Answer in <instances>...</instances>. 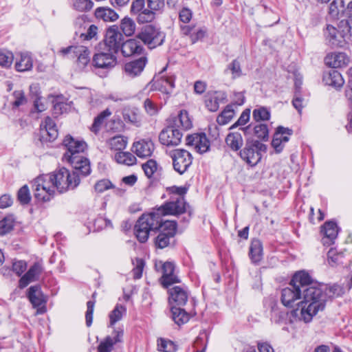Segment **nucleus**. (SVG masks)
Wrapping results in <instances>:
<instances>
[{"label": "nucleus", "mask_w": 352, "mask_h": 352, "mask_svg": "<svg viewBox=\"0 0 352 352\" xmlns=\"http://www.w3.org/2000/svg\"><path fill=\"white\" fill-rule=\"evenodd\" d=\"M311 279L305 272H296L288 287L282 289L281 302L285 307H293L294 303L301 305L300 319L309 322L318 312L324 309L328 298L327 287L309 286Z\"/></svg>", "instance_id": "obj_1"}, {"label": "nucleus", "mask_w": 352, "mask_h": 352, "mask_svg": "<svg viewBox=\"0 0 352 352\" xmlns=\"http://www.w3.org/2000/svg\"><path fill=\"white\" fill-rule=\"evenodd\" d=\"M158 214H142L137 221L134 230L140 243L146 242L151 232H158L155 243L157 248L163 249L174 238L177 231V223L175 221L164 220Z\"/></svg>", "instance_id": "obj_2"}, {"label": "nucleus", "mask_w": 352, "mask_h": 352, "mask_svg": "<svg viewBox=\"0 0 352 352\" xmlns=\"http://www.w3.org/2000/svg\"><path fill=\"white\" fill-rule=\"evenodd\" d=\"M63 145L66 149L63 160L69 163L74 169L81 170L82 176L85 177L89 175L91 173L89 161L81 155L87 147L85 142L76 140L68 135L64 138Z\"/></svg>", "instance_id": "obj_3"}, {"label": "nucleus", "mask_w": 352, "mask_h": 352, "mask_svg": "<svg viewBox=\"0 0 352 352\" xmlns=\"http://www.w3.org/2000/svg\"><path fill=\"white\" fill-rule=\"evenodd\" d=\"M349 36H352V19L342 20L338 28L328 25L324 30L325 40L332 47H344Z\"/></svg>", "instance_id": "obj_4"}, {"label": "nucleus", "mask_w": 352, "mask_h": 352, "mask_svg": "<svg viewBox=\"0 0 352 352\" xmlns=\"http://www.w3.org/2000/svg\"><path fill=\"white\" fill-rule=\"evenodd\" d=\"M81 170H76L70 173L67 168H61L50 174L56 189L60 193L76 188L80 182Z\"/></svg>", "instance_id": "obj_5"}, {"label": "nucleus", "mask_w": 352, "mask_h": 352, "mask_svg": "<svg viewBox=\"0 0 352 352\" xmlns=\"http://www.w3.org/2000/svg\"><path fill=\"white\" fill-rule=\"evenodd\" d=\"M50 174L37 177L32 183V188L36 199L48 201L54 195L55 186Z\"/></svg>", "instance_id": "obj_6"}, {"label": "nucleus", "mask_w": 352, "mask_h": 352, "mask_svg": "<svg viewBox=\"0 0 352 352\" xmlns=\"http://www.w3.org/2000/svg\"><path fill=\"white\" fill-rule=\"evenodd\" d=\"M137 37L150 49H153L162 45L165 34L153 25H146L141 29Z\"/></svg>", "instance_id": "obj_7"}, {"label": "nucleus", "mask_w": 352, "mask_h": 352, "mask_svg": "<svg viewBox=\"0 0 352 352\" xmlns=\"http://www.w3.org/2000/svg\"><path fill=\"white\" fill-rule=\"evenodd\" d=\"M123 41L122 34L118 30V27L113 25L107 29L103 43L100 47L104 50L117 54Z\"/></svg>", "instance_id": "obj_8"}, {"label": "nucleus", "mask_w": 352, "mask_h": 352, "mask_svg": "<svg viewBox=\"0 0 352 352\" xmlns=\"http://www.w3.org/2000/svg\"><path fill=\"white\" fill-rule=\"evenodd\" d=\"M173 165L175 171L180 175L184 173L192 164L191 154L184 149H176L171 153Z\"/></svg>", "instance_id": "obj_9"}, {"label": "nucleus", "mask_w": 352, "mask_h": 352, "mask_svg": "<svg viewBox=\"0 0 352 352\" xmlns=\"http://www.w3.org/2000/svg\"><path fill=\"white\" fill-rule=\"evenodd\" d=\"M101 51L96 53L93 56L92 64L95 67L109 69L113 67L116 64L115 53L104 50L100 47Z\"/></svg>", "instance_id": "obj_10"}, {"label": "nucleus", "mask_w": 352, "mask_h": 352, "mask_svg": "<svg viewBox=\"0 0 352 352\" xmlns=\"http://www.w3.org/2000/svg\"><path fill=\"white\" fill-rule=\"evenodd\" d=\"M183 135L179 129L173 125L164 129L159 135V140L163 145L176 146L181 142Z\"/></svg>", "instance_id": "obj_11"}, {"label": "nucleus", "mask_w": 352, "mask_h": 352, "mask_svg": "<svg viewBox=\"0 0 352 352\" xmlns=\"http://www.w3.org/2000/svg\"><path fill=\"white\" fill-rule=\"evenodd\" d=\"M28 296L33 307L37 309L38 314H42L46 311L45 306L46 299L39 285L31 286L28 289Z\"/></svg>", "instance_id": "obj_12"}, {"label": "nucleus", "mask_w": 352, "mask_h": 352, "mask_svg": "<svg viewBox=\"0 0 352 352\" xmlns=\"http://www.w3.org/2000/svg\"><path fill=\"white\" fill-rule=\"evenodd\" d=\"M186 210V204L183 199H179L176 201L166 203L150 214L159 213L160 217L167 214H177L184 212Z\"/></svg>", "instance_id": "obj_13"}, {"label": "nucleus", "mask_w": 352, "mask_h": 352, "mask_svg": "<svg viewBox=\"0 0 352 352\" xmlns=\"http://www.w3.org/2000/svg\"><path fill=\"white\" fill-rule=\"evenodd\" d=\"M60 52L63 55L72 54L77 56V65L81 69H83L90 60L89 51L84 46H69L62 49Z\"/></svg>", "instance_id": "obj_14"}, {"label": "nucleus", "mask_w": 352, "mask_h": 352, "mask_svg": "<svg viewBox=\"0 0 352 352\" xmlns=\"http://www.w3.org/2000/svg\"><path fill=\"white\" fill-rule=\"evenodd\" d=\"M293 134V131L287 127L279 126L276 128L274 135L272 146L276 153L283 151L284 144L289 140V137Z\"/></svg>", "instance_id": "obj_15"}, {"label": "nucleus", "mask_w": 352, "mask_h": 352, "mask_svg": "<svg viewBox=\"0 0 352 352\" xmlns=\"http://www.w3.org/2000/svg\"><path fill=\"white\" fill-rule=\"evenodd\" d=\"M41 141L42 142H52L58 137V130L54 120L47 117L41 124Z\"/></svg>", "instance_id": "obj_16"}, {"label": "nucleus", "mask_w": 352, "mask_h": 352, "mask_svg": "<svg viewBox=\"0 0 352 352\" xmlns=\"http://www.w3.org/2000/svg\"><path fill=\"white\" fill-rule=\"evenodd\" d=\"M169 303L177 306H184L188 301V293L186 288L182 286H173L168 288Z\"/></svg>", "instance_id": "obj_17"}, {"label": "nucleus", "mask_w": 352, "mask_h": 352, "mask_svg": "<svg viewBox=\"0 0 352 352\" xmlns=\"http://www.w3.org/2000/svg\"><path fill=\"white\" fill-rule=\"evenodd\" d=\"M241 158L248 164L254 166L256 165L261 159V154L256 152L251 141H247L245 147L240 151Z\"/></svg>", "instance_id": "obj_18"}, {"label": "nucleus", "mask_w": 352, "mask_h": 352, "mask_svg": "<svg viewBox=\"0 0 352 352\" xmlns=\"http://www.w3.org/2000/svg\"><path fill=\"white\" fill-rule=\"evenodd\" d=\"M146 63L147 58L146 57H141L126 63L124 67L125 75L131 78L139 76L144 71Z\"/></svg>", "instance_id": "obj_19"}, {"label": "nucleus", "mask_w": 352, "mask_h": 352, "mask_svg": "<svg viewBox=\"0 0 352 352\" xmlns=\"http://www.w3.org/2000/svg\"><path fill=\"white\" fill-rule=\"evenodd\" d=\"M43 271L42 265L39 263H35L30 267L28 271L20 278L19 287L23 289L27 287L30 283L38 280V278Z\"/></svg>", "instance_id": "obj_20"}, {"label": "nucleus", "mask_w": 352, "mask_h": 352, "mask_svg": "<svg viewBox=\"0 0 352 352\" xmlns=\"http://www.w3.org/2000/svg\"><path fill=\"white\" fill-rule=\"evenodd\" d=\"M186 144L195 146L200 153L207 152L210 148V142L204 133L189 135L186 138Z\"/></svg>", "instance_id": "obj_21"}, {"label": "nucleus", "mask_w": 352, "mask_h": 352, "mask_svg": "<svg viewBox=\"0 0 352 352\" xmlns=\"http://www.w3.org/2000/svg\"><path fill=\"white\" fill-rule=\"evenodd\" d=\"M175 265L171 262H165L162 265V284L164 287L168 288L173 284L179 283V279L174 274Z\"/></svg>", "instance_id": "obj_22"}, {"label": "nucleus", "mask_w": 352, "mask_h": 352, "mask_svg": "<svg viewBox=\"0 0 352 352\" xmlns=\"http://www.w3.org/2000/svg\"><path fill=\"white\" fill-rule=\"evenodd\" d=\"M226 94L221 91L208 92L205 96L206 107L212 112L217 111L221 103L224 102Z\"/></svg>", "instance_id": "obj_23"}, {"label": "nucleus", "mask_w": 352, "mask_h": 352, "mask_svg": "<svg viewBox=\"0 0 352 352\" xmlns=\"http://www.w3.org/2000/svg\"><path fill=\"white\" fill-rule=\"evenodd\" d=\"M349 60V57L345 53L338 52L327 54L324 58L326 65L333 68L346 66Z\"/></svg>", "instance_id": "obj_24"}, {"label": "nucleus", "mask_w": 352, "mask_h": 352, "mask_svg": "<svg viewBox=\"0 0 352 352\" xmlns=\"http://www.w3.org/2000/svg\"><path fill=\"white\" fill-rule=\"evenodd\" d=\"M133 151L140 157H150L154 151V144L151 140H140L133 143Z\"/></svg>", "instance_id": "obj_25"}, {"label": "nucleus", "mask_w": 352, "mask_h": 352, "mask_svg": "<svg viewBox=\"0 0 352 352\" xmlns=\"http://www.w3.org/2000/svg\"><path fill=\"white\" fill-rule=\"evenodd\" d=\"M181 32L184 35L189 36L192 43L205 37L206 30L202 28H197L190 25H181Z\"/></svg>", "instance_id": "obj_26"}, {"label": "nucleus", "mask_w": 352, "mask_h": 352, "mask_svg": "<svg viewBox=\"0 0 352 352\" xmlns=\"http://www.w3.org/2000/svg\"><path fill=\"white\" fill-rule=\"evenodd\" d=\"M321 232L323 233L322 243L325 245H329L333 243L337 237L338 230L336 223L333 221L326 222L321 228Z\"/></svg>", "instance_id": "obj_27"}, {"label": "nucleus", "mask_w": 352, "mask_h": 352, "mask_svg": "<svg viewBox=\"0 0 352 352\" xmlns=\"http://www.w3.org/2000/svg\"><path fill=\"white\" fill-rule=\"evenodd\" d=\"M124 56H131L134 54H140L143 48L139 41L135 39H129L125 42L122 41L120 48Z\"/></svg>", "instance_id": "obj_28"}, {"label": "nucleus", "mask_w": 352, "mask_h": 352, "mask_svg": "<svg viewBox=\"0 0 352 352\" xmlns=\"http://www.w3.org/2000/svg\"><path fill=\"white\" fill-rule=\"evenodd\" d=\"M322 80L325 85L336 89L342 87L344 83L341 74L333 69L324 74Z\"/></svg>", "instance_id": "obj_29"}, {"label": "nucleus", "mask_w": 352, "mask_h": 352, "mask_svg": "<svg viewBox=\"0 0 352 352\" xmlns=\"http://www.w3.org/2000/svg\"><path fill=\"white\" fill-rule=\"evenodd\" d=\"M175 128L188 130L192 126V121L186 110H181L178 116L174 119L173 124Z\"/></svg>", "instance_id": "obj_30"}, {"label": "nucleus", "mask_w": 352, "mask_h": 352, "mask_svg": "<svg viewBox=\"0 0 352 352\" xmlns=\"http://www.w3.org/2000/svg\"><path fill=\"white\" fill-rule=\"evenodd\" d=\"M226 143L232 151H238L243 144V140L240 133L232 132L227 135Z\"/></svg>", "instance_id": "obj_31"}, {"label": "nucleus", "mask_w": 352, "mask_h": 352, "mask_svg": "<svg viewBox=\"0 0 352 352\" xmlns=\"http://www.w3.org/2000/svg\"><path fill=\"white\" fill-rule=\"evenodd\" d=\"M250 258L254 263H258L263 258V245L258 239H253L250 246Z\"/></svg>", "instance_id": "obj_32"}, {"label": "nucleus", "mask_w": 352, "mask_h": 352, "mask_svg": "<svg viewBox=\"0 0 352 352\" xmlns=\"http://www.w3.org/2000/svg\"><path fill=\"white\" fill-rule=\"evenodd\" d=\"M155 85V88L162 93L170 94L175 87V78L173 76H162Z\"/></svg>", "instance_id": "obj_33"}, {"label": "nucleus", "mask_w": 352, "mask_h": 352, "mask_svg": "<svg viewBox=\"0 0 352 352\" xmlns=\"http://www.w3.org/2000/svg\"><path fill=\"white\" fill-rule=\"evenodd\" d=\"M33 61L28 52L21 53L19 59L16 60L15 68L18 72H26L32 68Z\"/></svg>", "instance_id": "obj_34"}, {"label": "nucleus", "mask_w": 352, "mask_h": 352, "mask_svg": "<svg viewBox=\"0 0 352 352\" xmlns=\"http://www.w3.org/2000/svg\"><path fill=\"white\" fill-rule=\"evenodd\" d=\"M97 19L104 21H115L118 19V14L112 9L107 7L98 8L95 11Z\"/></svg>", "instance_id": "obj_35"}, {"label": "nucleus", "mask_w": 352, "mask_h": 352, "mask_svg": "<svg viewBox=\"0 0 352 352\" xmlns=\"http://www.w3.org/2000/svg\"><path fill=\"white\" fill-rule=\"evenodd\" d=\"M172 318L179 326L186 323L190 318L189 314L184 309L176 306H172L171 309Z\"/></svg>", "instance_id": "obj_36"}, {"label": "nucleus", "mask_w": 352, "mask_h": 352, "mask_svg": "<svg viewBox=\"0 0 352 352\" xmlns=\"http://www.w3.org/2000/svg\"><path fill=\"white\" fill-rule=\"evenodd\" d=\"M120 28L126 36H131L135 32L136 24L131 18L125 16L120 21Z\"/></svg>", "instance_id": "obj_37"}, {"label": "nucleus", "mask_w": 352, "mask_h": 352, "mask_svg": "<svg viewBox=\"0 0 352 352\" xmlns=\"http://www.w3.org/2000/svg\"><path fill=\"white\" fill-rule=\"evenodd\" d=\"M108 146L111 150H124L127 144V138L122 135L114 136L107 142Z\"/></svg>", "instance_id": "obj_38"}, {"label": "nucleus", "mask_w": 352, "mask_h": 352, "mask_svg": "<svg viewBox=\"0 0 352 352\" xmlns=\"http://www.w3.org/2000/svg\"><path fill=\"white\" fill-rule=\"evenodd\" d=\"M224 73L228 74H231L232 79L234 80L243 76V72L240 62L237 59L233 60L230 64L228 65Z\"/></svg>", "instance_id": "obj_39"}, {"label": "nucleus", "mask_w": 352, "mask_h": 352, "mask_svg": "<svg viewBox=\"0 0 352 352\" xmlns=\"http://www.w3.org/2000/svg\"><path fill=\"white\" fill-rule=\"evenodd\" d=\"M116 162L119 164L132 166L136 163V157L129 152H118L115 155Z\"/></svg>", "instance_id": "obj_40"}, {"label": "nucleus", "mask_w": 352, "mask_h": 352, "mask_svg": "<svg viewBox=\"0 0 352 352\" xmlns=\"http://www.w3.org/2000/svg\"><path fill=\"white\" fill-rule=\"evenodd\" d=\"M15 221L12 215L5 217L0 221V235H6L10 232L14 226Z\"/></svg>", "instance_id": "obj_41"}, {"label": "nucleus", "mask_w": 352, "mask_h": 352, "mask_svg": "<svg viewBox=\"0 0 352 352\" xmlns=\"http://www.w3.org/2000/svg\"><path fill=\"white\" fill-rule=\"evenodd\" d=\"M126 307L121 305H117L113 310L109 314L110 326H113L117 322L120 321L124 315L126 314Z\"/></svg>", "instance_id": "obj_42"}, {"label": "nucleus", "mask_w": 352, "mask_h": 352, "mask_svg": "<svg viewBox=\"0 0 352 352\" xmlns=\"http://www.w3.org/2000/svg\"><path fill=\"white\" fill-rule=\"evenodd\" d=\"M234 115V110L232 109L231 106L228 105L217 116V122L219 125H226L230 122Z\"/></svg>", "instance_id": "obj_43"}, {"label": "nucleus", "mask_w": 352, "mask_h": 352, "mask_svg": "<svg viewBox=\"0 0 352 352\" xmlns=\"http://www.w3.org/2000/svg\"><path fill=\"white\" fill-rule=\"evenodd\" d=\"M73 8L78 12H88L94 6L91 0H73Z\"/></svg>", "instance_id": "obj_44"}, {"label": "nucleus", "mask_w": 352, "mask_h": 352, "mask_svg": "<svg viewBox=\"0 0 352 352\" xmlns=\"http://www.w3.org/2000/svg\"><path fill=\"white\" fill-rule=\"evenodd\" d=\"M328 263L332 267L343 263V254L338 253L336 250L331 249L327 253Z\"/></svg>", "instance_id": "obj_45"}, {"label": "nucleus", "mask_w": 352, "mask_h": 352, "mask_svg": "<svg viewBox=\"0 0 352 352\" xmlns=\"http://www.w3.org/2000/svg\"><path fill=\"white\" fill-rule=\"evenodd\" d=\"M88 25L89 21L87 16L82 14L76 17L74 22L76 34L80 36V32H84L83 31L86 29Z\"/></svg>", "instance_id": "obj_46"}, {"label": "nucleus", "mask_w": 352, "mask_h": 352, "mask_svg": "<svg viewBox=\"0 0 352 352\" xmlns=\"http://www.w3.org/2000/svg\"><path fill=\"white\" fill-rule=\"evenodd\" d=\"M344 11L345 12L343 0H334L330 4L329 13L332 17H338L340 13Z\"/></svg>", "instance_id": "obj_47"}, {"label": "nucleus", "mask_w": 352, "mask_h": 352, "mask_svg": "<svg viewBox=\"0 0 352 352\" xmlns=\"http://www.w3.org/2000/svg\"><path fill=\"white\" fill-rule=\"evenodd\" d=\"M138 14V21L140 23L151 22L155 17V12L149 8L144 9Z\"/></svg>", "instance_id": "obj_48"}, {"label": "nucleus", "mask_w": 352, "mask_h": 352, "mask_svg": "<svg viewBox=\"0 0 352 352\" xmlns=\"http://www.w3.org/2000/svg\"><path fill=\"white\" fill-rule=\"evenodd\" d=\"M14 55L11 52L0 50V66L10 67L12 64Z\"/></svg>", "instance_id": "obj_49"}, {"label": "nucleus", "mask_w": 352, "mask_h": 352, "mask_svg": "<svg viewBox=\"0 0 352 352\" xmlns=\"http://www.w3.org/2000/svg\"><path fill=\"white\" fill-rule=\"evenodd\" d=\"M157 346L160 351L163 352H175L176 345L170 340L160 338L157 341Z\"/></svg>", "instance_id": "obj_50"}, {"label": "nucleus", "mask_w": 352, "mask_h": 352, "mask_svg": "<svg viewBox=\"0 0 352 352\" xmlns=\"http://www.w3.org/2000/svg\"><path fill=\"white\" fill-rule=\"evenodd\" d=\"M253 118L257 122L268 120L270 118V113L267 108L261 107L254 109Z\"/></svg>", "instance_id": "obj_51"}, {"label": "nucleus", "mask_w": 352, "mask_h": 352, "mask_svg": "<svg viewBox=\"0 0 352 352\" xmlns=\"http://www.w3.org/2000/svg\"><path fill=\"white\" fill-rule=\"evenodd\" d=\"M254 135L262 140H267L268 139V128L265 124H258L254 126Z\"/></svg>", "instance_id": "obj_52"}, {"label": "nucleus", "mask_w": 352, "mask_h": 352, "mask_svg": "<svg viewBox=\"0 0 352 352\" xmlns=\"http://www.w3.org/2000/svg\"><path fill=\"white\" fill-rule=\"evenodd\" d=\"M17 198L21 204H28L31 200L29 188L27 185L23 186L18 191Z\"/></svg>", "instance_id": "obj_53"}, {"label": "nucleus", "mask_w": 352, "mask_h": 352, "mask_svg": "<svg viewBox=\"0 0 352 352\" xmlns=\"http://www.w3.org/2000/svg\"><path fill=\"white\" fill-rule=\"evenodd\" d=\"M157 164L153 160H148L145 164H142V169L145 175L148 177H151L154 173L157 170Z\"/></svg>", "instance_id": "obj_54"}, {"label": "nucleus", "mask_w": 352, "mask_h": 352, "mask_svg": "<svg viewBox=\"0 0 352 352\" xmlns=\"http://www.w3.org/2000/svg\"><path fill=\"white\" fill-rule=\"evenodd\" d=\"M113 345L111 337L109 336L100 343L98 346V352H111Z\"/></svg>", "instance_id": "obj_55"}, {"label": "nucleus", "mask_w": 352, "mask_h": 352, "mask_svg": "<svg viewBox=\"0 0 352 352\" xmlns=\"http://www.w3.org/2000/svg\"><path fill=\"white\" fill-rule=\"evenodd\" d=\"M147 7L153 12L162 11L164 7V0H146Z\"/></svg>", "instance_id": "obj_56"}, {"label": "nucleus", "mask_w": 352, "mask_h": 352, "mask_svg": "<svg viewBox=\"0 0 352 352\" xmlns=\"http://www.w3.org/2000/svg\"><path fill=\"white\" fill-rule=\"evenodd\" d=\"M250 116V109L245 110L241 113V115L239 117V118L238 119V120L230 127V129H234L235 127H236L238 126L245 125L249 121Z\"/></svg>", "instance_id": "obj_57"}, {"label": "nucleus", "mask_w": 352, "mask_h": 352, "mask_svg": "<svg viewBox=\"0 0 352 352\" xmlns=\"http://www.w3.org/2000/svg\"><path fill=\"white\" fill-rule=\"evenodd\" d=\"M98 27L95 25H90L85 32H80V38L84 40H91L97 35Z\"/></svg>", "instance_id": "obj_58"}, {"label": "nucleus", "mask_w": 352, "mask_h": 352, "mask_svg": "<svg viewBox=\"0 0 352 352\" xmlns=\"http://www.w3.org/2000/svg\"><path fill=\"white\" fill-rule=\"evenodd\" d=\"M94 304L95 302L91 300L88 301L87 303V309L85 314V318L87 327H90L92 324Z\"/></svg>", "instance_id": "obj_59"}, {"label": "nucleus", "mask_w": 352, "mask_h": 352, "mask_svg": "<svg viewBox=\"0 0 352 352\" xmlns=\"http://www.w3.org/2000/svg\"><path fill=\"white\" fill-rule=\"evenodd\" d=\"M111 187L112 184L108 179H101L95 184V190L98 192H103Z\"/></svg>", "instance_id": "obj_60"}, {"label": "nucleus", "mask_w": 352, "mask_h": 352, "mask_svg": "<svg viewBox=\"0 0 352 352\" xmlns=\"http://www.w3.org/2000/svg\"><path fill=\"white\" fill-rule=\"evenodd\" d=\"M27 265L23 261H15L12 264V270L18 275L21 276L26 270Z\"/></svg>", "instance_id": "obj_61"}, {"label": "nucleus", "mask_w": 352, "mask_h": 352, "mask_svg": "<svg viewBox=\"0 0 352 352\" xmlns=\"http://www.w3.org/2000/svg\"><path fill=\"white\" fill-rule=\"evenodd\" d=\"M192 12L190 9L184 8L179 13V18L181 22L188 23L192 19Z\"/></svg>", "instance_id": "obj_62"}, {"label": "nucleus", "mask_w": 352, "mask_h": 352, "mask_svg": "<svg viewBox=\"0 0 352 352\" xmlns=\"http://www.w3.org/2000/svg\"><path fill=\"white\" fill-rule=\"evenodd\" d=\"M144 6L145 0H133L131 8V11L133 14H138L145 9Z\"/></svg>", "instance_id": "obj_63"}, {"label": "nucleus", "mask_w": 352, "mask_h": 352, "mask_svg": "<svg viewBox=\"0 0 352 352\" xmlns=\"http://www.w3.org/2000/svg\"><path fill=\"white\" fill-rule=\"evenodd\" d=\"M345 96L347 100L349 107L352 108V79H350L348 82L345 90Z\"/></svg>", "instance_id": "obj_64"}]
</instances>
